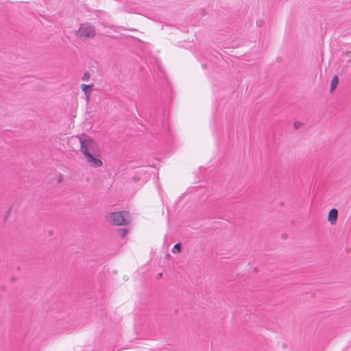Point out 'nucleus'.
Listing matches in <instances>:
<instances>
[{
  "mask_svg": "<svg viewBox=\"0 0 351 351\" xmlns=\"http://www.w3.org/2000/svg\"><path fill=\"white\" fill-rule=\"evenodd\" d=\"M90 79V74L88 72L84 73L82 80L84 82H88Z\"/></svg>",
  "mask_w": 351,
  "mask_h": 351,
  "instance_id": "obj_8",
  "label": "nucleus"
},
{
  "mask_svg": "<svg viewBox=\"0 0 351 351\" xmlns=\"http://www.w3.org/2000/svg\"><path fill=\"white\" fill-rule=\"evenodd\" d=\"M180 251H181V245H180V243L176 244L174 245L173 250H172L173 253H174V254L180 253Z\"/></svg>",
  "mask_w": 351,
  "mask_h": 351,
  "instance_id": "obj_7",
  "label": "nucleus"
},
{
  "mask_svg": "<svg viewBox=\"0 0 351 351\" xmlns=\"http://www.w3.org/2000/svg\"><path fill=\"white\" fill-rule=\"evenodd\" d=\"M95 34L94 26L88 23L82 24L76 32V35L82 38H92Z\"/></svg>",
  "mask_w": 351,
  "mask_h": 351,
  "instance_id": "obj_3",
  "label": "nucleus"
},
{
  "mask_svg": "<svg viewBox=\"0 0 351 351\" xmlns=\"http://www.w3.org/2000/svg\"><path fill=\"white\" fill-rule=\"evenodd\" d=\"M93 85L84 84L81 85V88L86 95V100L88 101L90 97V93L93 90Z\"/></svg>",
  "mask_w": 351,
  "mask_h": 351,
  "instance_id": "obj_5",
  "label": "nucleus"
},
{
  "mask_svg": "<svg viewBox=\"0 0 351 351\" xmlns=\"http://www.w3.org/2000/svg\"><path fill=\"white\" fill-rule=\"evenodd\" d=\"M128 217L129 213L126 211H115L109 213L106 219L112 226H121L130 223Z\"/></svg>",
  "mask_w": 351,
  "mask_h": 351,
  "instance_id": "obj_2",
  "label": "nucleus"
},
{
  "mask_svg": "<svg viewBox=\"0 0 351 351\" xmlns=\"http://www.w3.org/2000/svg\"><path fill=\"white\" fill-rule=\"evenodd\" d=\"M80 151L88 165L95 168L103 165L102 156L98 143L91 137L82 134L79 137Z\"/></svg>",
  "mask_w": 351,
  "mask_h": 351,
  "instance_id": "obj_1",
  "label": "nucleus"
},
{
  "mask_svg": "<svg viewBox=\"0 0 351 351\" xmlns=\"http://www.w3.org/2000/svg\"><path fill=\"white\" fill-rule=\"evenodd\" d=\"M338 210L336 208H333L330 210L328 216V220L331 224H335L337 220Z\"/></svg>",
  "mask_w": 351,
  "mask_h": 351,
  "instance_id": "obj_4",
  "label": "nucleus"
},
{
  "mask_svg": "<svg viewBox=\"0 0 351 351\" xmlns=\"http://www.w3.org/2000/svg\"><path fill=\"white\" fill-rule=\"evenodd\" d=\"M64 180V176L62 175H59L58 178V182H61Z\"/></svg>",
  "mask_w": 351,
  "mask_h": 351,
  "instance_id": "obj_10",
  "label": "nucleus"
},
{
  "mask_svg": "<svg viewBox=\"0 0 351 351\" xmlns=\"http://www.w3.org/2000/svg\"><path fill=\"white\" fill-rule=\"evenodd\" d=\"M339 83V78L337 75H334L330 82V93H332L337 88Z\"/></svg>",
  "mask_w": 351,
  "mask_h": 351,
  "instance_id": "obj_6",
  "label": "nucleus"
},
{
  "mask_svg": "<svg viewBox=\"0 0 351 351\" xmlns=\"http://www.w3.org/2000/svg\"><path fill=\"white\" fill-rule=\"evenodd\" d=\"M162 273H160V274H158V276H159V277H162Z\"/></svg>",
  "mask_w": 351,
  "mask_h": 351,
  "instance_id": "obj_11",
  "label": "nucleus"
},
{
  "mask_svg": "<svg viewBox=\"0 0 351 351\" xmlns=\"http://www.w3.org/2000/svg\"><path fill=\"white\" fill-rule=\"evenodd\" d=\"M120 232L123 236H125L128 234V230L126 229L120 230Z\"/></svg>",
  "mask_w": 351,
  "mask_h": 351,
  "instance_id": "obj_9",
  "label": "nucleus"
},
{
  "mask_svg": "<svg viewBox=\"0 0 351 351\" xmlns=\"http://www.w3.org/2000/svg\"><path fill=\"white\" fill-rule=\"evenodd\" d=\"M295 127L296 128H298V125H296V123H295Z\"/></svg>",
  "mask_w": 351,
  "mask_h": 351,
  "instance_id": "obj_12",
  "label": "nucleus"
}]
</instances>
